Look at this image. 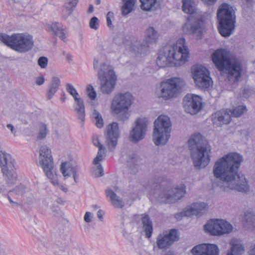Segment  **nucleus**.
I'll use <instances>...</instances> for the list:
<instances>
[{
	"label": "nucleus",
	"instance_id": "46",
	"mask_svg": "<svg viewBox=\"0 0 255 255\" xmlns=\"http://www.w3.org/2000/svg\"><path fill=\"white\" fill-rule=\"evenodd\" d=\"M87 92L88 96L91 100H94L95 99L97 94L93 87L91 85H89L87 86Z\"/></svg>",
	"mask_w": 255,
	"mask_h": 255
},
{
	"label": "nucleus",
	"instance_id": "44",
	"mask_svg": "<svg viewBox=\"0 0 255 255\" xmlns=\"http://www.w3.org/2000/svg\"><path fill=\"white\" fill-rule=\"evenodd\" d=\"M100 26V22L98 18L96 16L92 17L89 22L90 27L94 30H97Z\"/></svg>",
	"mask_w": 255,
	"mask_h": 255
},
{
	"label": "nucleus",
	"instance_id": "37",
	"mask_svg": "<svg viewBox=\"0 0 255 255\" xmlns=\"http://www.w3.org/2000/svg\"><path fill=\"white\" fill-rule=\"evenodd\" d=\"M219 250L217 245L206 244L205 255H219Z\"/></svg>",
	"mask_w": 255,
	"mask_h": 255
},
{
	"label": "nucleus",
	"instance_id": "33",
	"mask_svg": "<svg viewBox=\"0 0 255 255\" xmlns=\"http://www.w3.org/2000/svg\"><path fill=\"white\" fill-rule=\"evenodd\" d=\"M245 226L249 229L255 230V214L252 212L245 214Z\"/></svg>",
	"mask_w": 255,
	"mask_h": 255
},
{
	"label": "nucleus",
	"instance_id": "6",
	"mask_svg": "<svg viewBox=\"0 0 255 255\" xmlns=\"http://www.w3.org/2000/svg\"><path fill=\"white\" fill-rule=\"evenodd\" d=\"M0 40L19 53L27 52L31 50L34 46L33 37L27 33H13L10 36L1 33Z\"/></svg>",
	"mask_w": 255,
	"mask_h": 255
},
{
	"label": "nucleus",
	"instance_id": "63",
	"mask_svg": "<svg viewBox=\"0 0 255 255\" xmlns=\"http://www.w3.org/2000/svg\"><path fill=\"white\" fill-rule=\"evenodd\" d=\"M0 255H8L4 253H3V252H0Z\"/></svg>",
	"mask_w": 255,
	"mask_h": 255
},
{
	"label": "nucleus",
	"instance_id": "28",
	"mask_svg": "<svg viewBox=\"0 0 255 255\" xmlns=\"http://www.w3.org/2000/svg\"><path fill=\"white\" fill-rule=\"evenodd\" d=\"M220 226L219 219H211L204 225V230L212 236H219Z\"/></svg>",
	"mask_w": 255,
	"mask_h": 255
},
{
	"label": "nucleus",
	"instance_id": "60",
	"mask_svg": "<svg viewBox=\"0 0 255 255\" xmlns=\"http://www.w3.org/2000/svg\"><path fill=\"white\" fill-rule=\"evenodd\" d=\"M94 11V7L93 6V5L91 4L90 6H89V7L88 8V12L89 13H92Z\"/></svg>",
	"mask_w": 255,
	"mask_h": 255
},
{
	"label": "nucleus",
	"instance_id": "3",
	"mask_svg": "<svg viewBox=\"0 0 255 255\" xmlns=\"http://www.w3.org/2000/svg\"><path fill=\"white\" fill-rule=\"evenodd\" d=\"M182 10L189 14L182 26L185 34L191 35L197 39L202 38L204 30V18L200 12L197 11L194 0H182Z\"/></svg>",
	"mask_w": 255,
	"mask_h": 255
},
{
	"label": "nucleus",
	"instance_id": "11",
	"mask_svg": "<svg viewBox=\"0 0 255 255\" xmlns=\"http://www.w3.org/2000/svg\"><path fill=\"white\" fill-rule=\"evenodd\" d=\"M153 140L156 145H165L170 137L171 123L170 118L160 115L154 122Z\"/></svg>",
	"mask_w": 255,
	"mask_h": 255
},
{
	"label": "nucleus",
	"instance_id": "14",
	"mask_svg": "<svg viewBox=\"0 0 255 255\" xmlns=\"http://www.w3.org/2000/svg\"><path fill=\"white\" fill-rule=\"evenodd\" d=\"M132 100V96L129 92L118 94L115 96L111 108L115 114L124 113L123 115L119 118L121 120L125 121L128 118L129 115L127 112Z\"/></svg>",
	"mask_w": 255,
	"mask_h": 255
},
{
	"label": "nucleus",
	"instance_id": "10",
	"mask_svg": "<svg viewBox=\"0 0 255 255\" xmlns=\"http://www.w3.org/2000/svg\"><path fill=\"white\" fill-rule=\"evenodd\" d=\"M186 193V186L181 184L173 188L170 185H161L153 192V196L160 203H173L182 198Z\"/></svg>",
	"mask_w": 255,
	"mask_h": 255
},
{
	"label": "nucleus",
	"instance_id": "18",
	"mask_svg": "<svg viewBox=\"0 0 255 255\" xmlns=\"http://www.w3.org/2000/svg\"><path fill=\"white\" fill-rule=\"evenodd\" d=\"M185 111L194 115L198 113L203 108L202 99L193 94H187L183 100Z\"/></svg>",
	"mask_w": 255,
	"mask_h": 255
},
{
	"label": "nucleus",
	"instance_id": "9",
	"mask_svg": "<svg viewBox=\"0 0 255 255\" xmlns=\"http://www.w3.org/2000/svg\"><path fill=\"white\" fill-rule=\"evenodd\" d=\"M219 22L218 27L221 35L224 37L231 35L234 31L236 16L227 3L222 4L217 11Z\"/></svg>",
	"mask_w": 255,
	"mask_h": 255
},
{
	"label": "nucleus",
	"instance_id": "47",
	"mask_svg": "<svg viewBox=\"0 0 255 255\" xmlns=\"http://www.w3.org/2000/svg\"><path fill=\"white\" fill-rule=\"evenodd\" d=\"M114 18V13L109 11L107 13L106 16L107 24L110 28H113L114 26L112 24V19Z\"/></svg>",
	"mask_w": 255,
	"mask_h": 255
},
{
	"label": "nucleus",
	"instance_id": "26",
	"mask_svg": "<svg viewBox=\"0 0 255 255\" xmlns=\"http://www.w3.org/2000/svg\"><path fill=\"white\" fill-rule=\"evenodd\" d=\"M141 159L139 156L134 153L129 154L127 159L128 166L131 174H136L139 169Z\"/></svg>",
	"mask_w": 255,
	"mask_h": 255
},
{
	"label": "nucleus",
	"instance_id": "56",
	"mask_svg": "<svg viewBox=\"0 0 255 255\" xmlns=\"http://www.w3.org/2000/svg\"><path fill=\"white\" fill-rule=\"evenodd\" d=\"M6 127L7 128L10 130L12 133L15 134L16 130L14 128L13 126L11 124H7Z\"/></svg>",
	"mask_w": 255,
	"mask_h": 255
},
{
	"label": "nucleus",
	"instance_id": "4",
	"mask_svg": "<svg viewBox=\"0 0 255 255\" xmlns=\"http://www.w3.org/2000/svg\"><path fill=\"white\" fill-rule=\"evenodd\" d=\"M189 148L194 166L199 169L206 167L210 161V146L199 133L192 135L188 140Z\"/></svg>",
	"mask_w": 255,
	"mask_h": 255
},
{
	"label": "nucleus",
	"instance_id": "38",
	"mask_svg": "<svg viewBox=\"0 0 255 255\" xmlns=\"http://www.w3.org/2000/svg\"><path fill=\"white\" fill-rule=\"evenodd\" d=\"M141 2V8L142 10L149 11L154 5L156 0H139Z\"/></svg>",
	"mask_w": 255,
	"mask_h": 255
},
{
	"label": "nucleus",
	"instance_id": "20",
	"mask_svg": "<svg viewBox=\"0 0 255 255\" xmlns=\"http://www.w3.org/2000/svg\"><path fill=\"white\" fill-rule=\"evenodd\" d=\"M119 136V129L118 123L113 122L107 127L106 143L109 150L113 151L117 144Z\"/></svg>",
	"mask_w": 255,
	"mask_h": 255
},
{
	"label": "nucleus",
	"instance_id": "17",
	"mask_svg": "<svg viewBox=\"0 0 255 255\" xmlns=\"http://www.w3.org/2000/svg\"><path fill=\"white\" fill-rule=\"evenodd\" d=\"M148 121L145 118H138L134 122V126L129 132L131 141L137 143L143 139L147 128Z\"/></svg>",
	"mask_w": 255,
	"mask_h": 255
},
{
	"label": "nucleus",
	"instance_id": "31",
	"mask_svg": "<svg viewBox=\"0 0 255 255\" xmlns=\"http://www.w3.org/2000/svg\"><path fill=\"white\" fill-rule=\"evenodd\" d=\"M60 83V81L58 77H54L52 79V81L48 87L47 94V98L48 100H50L53 97L55 93L58 91Z\"/></svg>",
	"mask_w": 255,
	"mask_h": 255
},
{
	"label": "nucleus",
	"instance_id": "27",
	"mask_svg": "<svg viewBox=\"0 0 255 255\" xmlns=\"http://www.w3.org/2000/svg\"><path fill=\"white\" fill-rule=\"evenodd\" d=\"M230 245L231 248L228 251L227 255H242L244 253V247L239 240L232 239L230 241Z\"/></svg>",
	"mask_w": 255,
	"mask_h": 255
},
{
	"label": "nucleus",
	"instance_id": "22",
	"mask_svg": "<svg viewBox=\"0 0 255 255\" xmlns=\"http://www.w3.org/2000/svg\"><path fill=\"white\" fill-rule=\"evenodd\" d=\"M48 30L51 32L52 34L58 36L61 40L63 41H66L68 36V32L66 28L63 27V25L61 23L58 22H53L51 24L47 25Z\"/></svg>",
	"mask_w": 255,
	"mask_h": 255
},
{
	"label": "nucleus",
	"instance_id": "29",
	"mask_svg": "<svg viewBox=\"0 0 255 255\" xmlns=\"http://www.w3.org/2000/svg\"><path fill=\"white\" fill-rule=\"evenodd\" d=\"M75 104L74 106V111L76 112L78 119L81 122H84L85 120V106L83 100L81 98H76Z\"/></svg>",
	"mask_w": 255,
	"mask_h": 255
},
{
	"label": "nucleus",
	"instance_id": "51",
	"mask_svg": "<svg viewBox=\"0 0 255 255\" xmlns=\"http://www.w3.org/2000/svg\"><path fill=\"white\" fill-rule=\"evenodd\" d=\"M44 78L42 76H40L36 78L35 83L38 85H41L44 83Z\"/></svg>",
	"mask_w": 255,
	"mask_h": 255
},
{
	"label": "nucleus",
	"instance_id": "53",
	"mask_svg": "<svg viewBox=\"0 0 255 255\" xmlns=\"http://www.w3.org/2000/svg\"><path fill=\"white\" fill-rule=\"evenodd\" d=\"M105 214L104 211L102 210H99L97 212V216L98 218L101 220L103 221V216Z\"/></svg>",
	"mask_w": 255,
	"mask_h": 255
},
{
	"label": "nucleus",
	"instance_id": "16",
	"mask_svg": "<svg viewBox=\"0 0 255 255\" xmlns=\"http://www.w3.org/2000/svg\"><path fill=\"white\" fill-rule=\"evenodd\" d=\"M183 79L179 77L171 78L161 82L160 97L166 100L176 96L178 88L183 85Z\"/></svg>",
	"mask_w": 255,
	"mask_h": 255
},
{
	"label": "nucleus",
	"instance_id": "59",
	"mask_svg": "<svg viewBox=\"0 0 255 255\" xmlns=\"http://www.w3.org/2000/svg\"><path fill=\"white\" fill-rule=\"evenodd\" d=\"M249 255H255V245H254L249 251Z\"/></svg>",
	"mask_w": 255,
	"mask_h": 255
},
{
	"label": "nucleus",
	"instance_id": "49",
	"mask_svg": "<svg viewBox=\"0 0 255 255\" xmlns=\"http://www.w3.org/2000/svg\"><path fill=\"white\" fill-rule=\"evenodd\" d=\"M78 0H68L65 5H68L74 9L78 3Z\"/></svg>",
	"mask_w": 255,
	"mask_h": 255
},
{
	"label": "nucleus",
	"instance_id": "45",
	"mask_svg": "<svg viewBox=\"0 0 255 255\" xmlns=\"http://www.w3.org/2000/svg\"><path fill=\"white\" fill-rule=\"evenodd\" d=\"M47 128L46 125H42L39 128V131L38 135V138L42 139L45 138L47 134Z\"/></svg>",
	"mask_w": 255,
	"mask_h": 255
},
{
	"label": "nucleus",
	"instance_id": "24",
	"mask_svg": "<svg viewBox=\"0 0 255 255\" xmlns=\"http://www.w3.org/2000/svg\"><path fill=\"white\" fill-rule=\"evenodd\" d=\"M118 190V187H114V190L108 188L105 190L107 197L110 198L112 204L115 208H123L125 206V202L122 198L118 196L115 193Z\"/></svg>",
	"mask_w": 255,
	"mask_h": 255
},
{
	"label": "nucleus",
	"instance_id": "61",
	"mask_svg": "<svg viewBox=\"0 0 255 255\" xmlns=\"http://www.w3.org/2000/svg\"><path fill=\"white\" fill-rule=\"evenodd\" d=\"M101 3V0H95V3L97 5L100 4Z\"/></svg>",
	"mask_w": 255,
	"mask_h": 255
},
{
	"label": "nucleus",
	"instance_id": "13",
	"mask_svg": "<svg viewBox=\"0 0 255 255\" xmlns=\"http://www.w3.org/2000/svg\"><path fill=\"white\" fill-rule=\"evenodd\" d=\"M0 166L1 171L8 184H13L16 180V162L10 154L0 151Z\"/></svg>",
	"mask_w": 255,
	"mask_h": 255
},
{
	"label": "nucleus",
	"instance_id": "15",
	"mask_svg": "<svg viewBox=\"0 0 255 255\" xmlns=\"http://www.w3.org/2000/svg\"><path fill=\"white\" fill-rule=\"evenodd\" d=\"M192 75L195 85L199 88L208 89L212 85L213 81L209 71L203 66H193Z\"/></svg>",
	"mask_w": 255,
	"mask_h": 255
},
{
	"label": "nucleus",
	"instance_id": "43",
	"mask_svg": "<svg viewBox=\"0 0 255 255\" xmlns=\"http://www.w3.org/2000/svg\"><path fill=\"white\" fill-rule=\"evenodd\" d=\"M73 9L68 5H64L62 10V17L64 19H66L73 12Z\"/></svg>",
	"mask_w": 255,
	"mask_h": 255
},
{
	"label": "nucleus",
	"instance_id": "2",
	"mask_svg": "<svg viewBox=\"0 0 255 255\" xmlns=\"http://www.w3.org/2000/svg\"><path fill=\"white\" fill-rule=\"evenodd\" d=\"M212 61L220 71L227 72V80L231 84L239 81L243 67L236 55L226 49H218L212 55Z\"/></svg>",
	"mask_w": 255,
	"mask_h": 255
},
{
	"label": "nucleus",
	"instance_id": "1",
	"mask_svg": "<svg viewBox=\"0 0 255 255\" xmlns=\"http://www.w3.org/2000/svg\"><path fill=\"white\" fill-rule=\"evenodd\" d=\"M243 156L237 152H231L218 159L213 167L214 176L221 182L217 186L224 191L235 190L247 192L250 187L245 176L238 173Z\"/></svg>",
	"mask_w": 255,
	"mask_h": 255
},
{
	"label": "nucleus",
	"instance_id": "36",
	"mask_svg": "<svg viewBox=\"0 0 255 255\" xmlns=\"http://www.w3.org/2000/svg\"><path fill=\"white\" fill-rule=\"evenodd\" d=\"M231 114V117H239L241 116L245 112L247 111V108L245 106L240 105L235 107L232 110L229 109Z\"/></svg>",
	"mask_w": 255,
	"mask_h": 255
},
{
	"label": "nucleus",
	"instance_id": "64",
	"mask_svg": "<svg viewBox=\"0 0 255 255\" xmlns=\"http://www.w3.org/2000/svg\"><path fill=\"white\" fill-rule=\"evenodd\" d=\"M14 2H19L20 1V0H13Z\"/></svg>",
	"mask_w": 255,
	"mask_h": 255
},
{
	"label": "nucleus",
	"instance_id": "19",
	"mask_svg": "<svg viewBox=\"0 0 255 255\" xmlns=\"http://www.w3.org/2000/svg\"><path fill=\"white\" fill-rule=\"evenodd\" d=\"M177 230L171 229L159 234L156 239L157 247L159 249H167L175 241L178 240Z\"/></svg>",
	"mask_w": 255,
	"mask_h": 255
},
{
	"label": "nucleus",
	"instance_id": "30",
	"mask_svg": "<svg viewBox=\"0 0 255 255\" xmlns=\"http://www.w3.org/2000/svg\"><path fill=\"white\" fill-rule=\"evenodd\" d=\"M141 216V219L143 230L145 233L146 237L149 238L151 236L153 231L152 222L148 215H142Z\"/></svg>",
	"mask_w": 255,
	"mask_h": 255
},
{
	"label": "nucleus",
	"instance_id": "25",
	"mask_svg": "<svg viewBox=\"0 0 255 255\" xmlns=\"http://www.w3.org/2000/svg\"><path fill=\"white\" fill-rule=\"evenodd\" d=\"M208 205L204 202H197L186 208L184 214L187 217L192 215H197L203 211L207 210Z\"/></svg>",
	"mask_w": 255,
	"mask_h": 255
},
{
	"label": "nucleus",
	"instance_id": "12",
	"mask_svg": "<svg viewBox=\"0 0 255 255\" xmlns=\"http://www.w3.org/2000/svg\"><path fill=\"white\" fill-rule=\"evenodd\" d=\"M159 36L158 31L153 27H149L146 30L145 41L142 43L134 39L125 42L127 48L135 53H144L148 50L149 44L155 43Z\"/></svg>",
	"mask_w": 255,
	"mask_h": 255
},
{
	"label": "nucleus",
	"instance_id": "34",
	"mask_svg": "<svg viewBox=\"0 0 255 255\" xmlns=\"http://www.w3.org/2000/svg\"><path fill=\"white\" fill-rule=\"evenodd\" d=\"M219 224L221 227L219 228V236L228 234L232 232L233 229V226L229 222L224 220H219Z\"/></svg>",
	"mask_w": 255,
	"mask_h": 255
},
{
	"label": "nucleus",
	"instance_id": "7",
	"mask_svg": "<svg viewBox=\"0 0 255 255\" xmlns=\"http://www.w3.org/2000/svg\"><path fill=\"white\" fill-rule=\"evenodd\" d=\"M99 61L95 58L93 67L97 72L98 79L100 81V89L103 94H110L114 90L117 80L115 72L107 64H101L99 67Z\"/></svg>",
	"mask_w": 255,
	"mask_h": 255
},
{
	"label": "nucleus",
	"instance_id": "41",
	"mask_svg": "<svg viewBox=\"0 0 255 255\" xmlns=\"http://www.w3.org/2000/svg\"><path fill=\"white\" fill-rule=\"evenodd\" d=\"M105 150V148L104 146L103 145H100L97 156L95 158L93 161L94 164H98L100 161H102L104 159L106 155Z\"/></svg>",
	"mask_w": 255,
	"mask_h": 255
},
{
	"label": "nucleus",
	"instance_id": "55",
	"mask_svg": "<svg viewBox=\"0 0 255 255\" xmlns=\"http://www.w3.org/2000/svg\"><path fill=\"white\" fill-rule=\"evenodd\" d=\"M205 3L208 5L214 4L217 0H202Z\"/></svg>",
	"mask_w": 255,
	"mask_h": 255
},
{
	"label": "nucleus",
	"instance_id": "58",
	"mask_svg": "<svg viewBox=\"0 0 255 255\" xmlns=\"http://www.w3.org/2000/svg\"><path fill=\"white\" fill-rule=\"evenodd\" d=\"M98 170L99 171V175L98 176H102L104 175V170L101 164H100L98 166Z\"/></svg>",
	"mask_w": 255,
	"mask_h": 255
},
{
	"label": "nucleus",
	"instance_id": "52",
	"mask_svg": "<svg viewBox=\"0 0 255 255\" xmlns=\"http://www.w3.org/2000/svg\"><path fill=\"white\" fill-rule=\"evenodd\" d=\"M93 142L96 146L98 147V148H100V145H103L100 142V141L97 136L93 138Z\"/></svg>",
	"mask_w": 255,
	"mask_h": 255
},
{
	"label": "nucleus",
	"instance_id": "32",
	"mask_svg": "<svg viewBox=\"0 0 255 255\" xmlns=\"http://www.w3.org/2000/svg\"><path fill=\"white\" fill-rule=\"evenodd\" d=\"M29 189H27L26 187H25L23 185H19L15 187V188L11 191V192L12 193L13 195H17V196H22L24 193H25V195L27 194H29V196L28 197V200H27V202L28 204H30L32 202V196L29 194Z\"/></svg>",
	"mask_w": 255,
	"mask_h": 255
},
{
	"label": "nucleus",
	"instance_id": "39",
	"mask_svg": "<svg viewBox=\"0 0 255 255\" xmlns=\"http://www.w3.org/2000/svg\"><path fill=\"white\" fill-rule=\"evenodd\" d=\"M206 244H201L194 247L191 250L193 255H205Z\"/></svg>",
	"mask_w": 255,
	"mask_h": 255
},
{
	"label": "nucleus",
	"instance_id": "40",
	"mask_svg": "<svg viewBox=\"0 0 255 255\" xmlns=\"http://www.w3.org/2000/svg\"><path fill=\"white\" fill-rule=\"evenodd\" d=\"M92 116L95 119V125L98 128H102L104 125V123L101 114L96 110H94L92 114Z\"/></svg>",
	"mask_w": 255,
	"mask_h": 255
},
{
	"label": "nucleus",
	"instance_id": "5",
	"mask_svg": "<svg viewBox=\"0 0 255 255\" xmlns=\"http://www.w3.org/2000/svg\"><path fill=\"white\" fill-rule=\"evenodd\" d=\"M185 43V39L180 38L173 46L166 48L165 52L159 53L156 61L157 65L163 68L172 63L179 66L184 64L189 55V49Z\"/></svg>",
	"mask_w": 255,
	"mask_h": 255
},
{
	"label": "nucleus",
	"instance_id": "21",
	"mask_svg": "<svg viewBox=\"0 0 255 255\" xmlns=\"http://www.w3.org/2000/svg\"><path fill=\"white\" fill-rule=\"evenodd\" d=\"M231 121L230 112L228 109L218 111L212 115V121L213 124L218 127L228 124Z\"/></svg>",
	"mask_w": 255,
	"mask_h": 255
},
{
	"label": "nucleus",
	"instance_id": "48",
	"mask_svg": "<svg viewBox=\"0 0 255 255\" xmlns=\"http://www.w3.org/2000/svg\"><path fill=\"white\" fill-rule=\"evenodd\" d=\"M48 64V59L46 57H40L38 60V64L41 68H45Z\"/></svg>",
	"mask_w": 255,
	"mask_h": 255
},
{
	"label": "nucleus",
	"instance_id": "54",
	"mask_svg": "<svg viewBox=\"0 0 255 255\" xmlns=\"http://www.w3.org/2000/svg\"><path fill=\"white\" fill-rule=\"evenodd\" d=\"M183 216H186L184 214V211L183 212H181V213H179L176 214L175 215V218L176 219H177V220H181L182 219V217Z\"/></svg>",
	"mask_w": 255,
	"mask_h": 255
},
{
	"label": "nucleus",
	"instance_id": "35",
	"mask_svg": "<svg viewBox=\"0 0 255 255\" xmlns=\"http://www.w3.org/2000/svg\"><path fill=\"white\" fill-rule=\"evenodd\" d=\"M124 4L122 7V14L126 15L131 12L134 9L136 0H124Z\"/></svg>",
	"mask_w": 255,
	"mask_h": 255
},
{
	"label": "nucleus",
	"instance_id": "42",
	"mask_svg": "<svg viewBox=\"0 0 255 255\" xmlns=\"http://www.w3.org/2000/svg\"><path fill=\"white\" fill-rule=\"evenodd\" d=\"M66 88L67 91L73 96L74 100H76V98H79V95L78 92H77L74 86L70 83H68L66 85Z\"/></svg>",
	"mask_w": 255,
	"mask_h": 255
},
{
	"label": "nucleus",
	"instance_id": "62",
	"mask_svg": "<svg viewBox=\"0 0 255 255\" xmlns=\"http://www.w3.org/2000/svg\"><path fill=\"white\" fill-rule=\"evenodd\" d=\"M93 208L95 209V210H96L98 208V207L97 205H94L92 206Z\"/></svg>",
	"mask_w": 255,
	"mask_h": 255
},
{
	"label": "nucleus",
	"instance_id": "8",
	"mask_svg": "<svg viewBox=\"0 0 255 255\" xmlns=\"http://www.w3.org/2000/svg\"><path fill=\"white\" fill-rule=\"evenodd\" d=\"M39 163L45 175L54 186H58L65 192L68 189L59 184L57 176L54 171L53 161L51 150L47 146H42L39 149Z\"/></svg>",
	"mask_w": 255,
	"mask_h": 255
},
{
	"label": "nucleus",
	"instance_id": "57",
	"mask_svg": "<svg viewBox=\"0 0 255 255\" xmlns=\"http://www.w3.org/2000/svg\"><path fill=\"white\" fill-rule=\"evenodd\" d=\"M7 197L10 203L12 205V206H18L19 205V204L17 202L12 201L9 195H7Z\"/></svg>",
	"mask_w": 255,
	"mask_h": 255
},
{
	"label": "nucleus",
	"instance_id": "50",
	"mask_svg": "<svg viewBox=\"0 0 255 255\" xmlns=\"http://www.w3.org/2000/svg\"><path fill=\"white\" fill-rule=\"evenodd\" d=\"M93 214L89 212H87L84 216V220L87 223H90L92 221Z\"/></svg>",
	"mask_w": 255,
	"mask_h": 255
},
{
	"label": "nucleus",
	"instance_id": "23",
	"mask_svg": "<svg viewBox=\"0 0 255 255\" xmlns=\"http://www.w3.org/2000/svg\"><path fill=\"white\" fill-rule=\"evenodd\" d=\"M60 171L65 178L70 176L72 174L75 183H77L79 180V174L77 166H72L70 163L62 162L60 166Z\"/></svg>",
	"mask_w": 255,
	"mask_h": 255
}]
</instances>
